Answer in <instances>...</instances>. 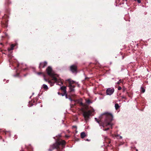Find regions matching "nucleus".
I'll return each instance as SVG.
<instances>
[{
  "instance_id": "f257e3e1",
  "label": "nucleus",
  "mask_w": 151,
  "mask_h": 151,
  "mask_svg": "<svg viewBox=\"0 0 151 151\" xmlns=\"http://www.w3.org/2000/svg\"><path fill=\"white\" fill-rule=\"evenodd\" d=\"M100 120H98L97 118L95 119L99 124L100 126H102L105 128L109 125H110L112 127L113 124L111 122L113 119V116L112 114L108 112H106L102 114L99 117Z\"/></svg>"
},
{
  "instance_id": "f03ea898",
  "label": "nucleus",
  "mask_w": 151,
  "mask_h": 151,
  "mask_svg": "<svg viewBox=\"0 0 151 151\" xmlns=\"http://www.w3.org/2000/svg\"><path fill=\"white\" fill-rule=\"evenodd\" d=\"M65 142L61 140L57 141L54 144L50 146L48 151H52L55 149H57L58 151H62V150L65 147Z\"/></svg>"
},
{
  "instance_id": "7ed1b4c3",
  "label": "nucleus",
  "mask_w": 151,
  "mask_h": 151,
  "mask_svg": "<svg viewBox=\"0 0 151 151\" xmlns=\"http://www.w3.org/2000/svg\"><path fill=\"white\" fill-rule=\"evenodd\" d=\"M47 74L52 78V80L54 82H57L58 81L57 78L55 76L56 75L53 71L52 67L48 66L46 69Z\"/></svg>"
},
{
  "instance_id": "20e7f679",
  "label": "nucleus",
  "mask_w": 151,
  "mask_h": 151,
  "mask_svg": "<svg viewBox=\"0 0 151 151\" xmlns=\"http://www.w3.org/2000/svg\"><path fill=\"white\" fill-rule=\"evenodd\" d=\"M65 82L67 86L69 87L70 92H72L74 91V88L75 86L73 85V84L74 83V81L70 79H68L66 80Z\"/></svg>"
},
{
  "instance_id": "39448f33",
  "label": "nucleus",
  "mask_w": 151,
  "mask_h": 151,
  "mask_svg": "<svg viewBox=\"0 0 151 151\" xmlns=\"http://www.w3.org/2000/svg\"><path fill=\"white\" fill-rule=\"evenodd\" d=\"M94 111V110L92 109L91 110H89L87 111H83V116L86 121H87L88 119L92 112Z\"/></svg>"
},
{
  "instance_id": "423d86ee",
  "label": "nucleus",
  "mask_w": 151,
  "mask_h": 151,
  "mask_svg": "<svg viewBox=\"0 0 151 151\" xmlns=\"http://www.w3.org/2000/svg\"><path fill=\"white\" fill-rule=\"evenodd\" d=\"M70 70L73 73H77V65L75 64H73L70 66Z\"/></svg>"
},
{
  "instance_id": "0eeeda50",
  "label": "nucleus",
  "mask_w": 151,
  "mask_h": 151,
  "mask_svg": "<svg viewBox=\"0 0 151 151\" xmlns=\"http://www.w3.org/2000/svg\"><path fill=\"white\" fill-rule=\"evenodd\" d=\"M114 91V88H108L106 91V95H112Z\"/></svg>"
},
{
  "instance_id": "6e6552de",
  "label": "nucleus",
  "mask_w": 151,
  "mask_h": 151,
  "mask_svg": "<svg viewBox=\"0 0 151 151\" xmlns=\"http://www.w3.org/2000/svg\"><path fill=\"white\" fill-rule=\"evenodd\" d=\"M47 63L45 61L43 62L40 63L39 65V68L41 69L42 68H44L47 65Z\"/></svg>"
},
{
  "instance_id": "1a4fd4ad",
  "label": "nucleus",
  "mask_w": 151,
  "mask_h": 151,
  "mask_svg": "<svg viewBox=\"0 0 151 151\" xmlns=\"http://www.w3.org/2000/svg\"><path fill=\"white\" fill-rule=\"evenodd\" d=\"M60 89L63 92V94L62 95V96H65L66 93V87L65 86H62L61 87Z\"/></svg>"
},
{
  "instance_id": "9d476101",
  "label": "nucleus",
  "mask_w": 151,
  "mask_h": 151,
  "mask_svg": "<svg viewBox=\"0 0 151 151\" xmlns=\"http://www.w3.org/2000/svg\"><path fill=\"white\" fill-rule=\"evenodd\" d=\"M8 20L6 19L4 20V21L2 23V26L3 27H6L8 26Z\"/></svg>"
},
{
  "instance_id": "9b49d317",
  "label": "nucleus",
  "mask_w": 151,
  "mask_h": 151,
  "mask_svg": "<svg viewBox=\"0 0 151 151\" xmlns=\"http://www.w3.org/2000/svg\"><path fill=\"white\" fill-rule=\"evenodd\" d=\"M43 76H44V80L46 82H48V83L51 86H52L53 85V84L55 83V82L52 83L51 80H50L49 78H45V75L43 74Z\"/></svg>"
},
{
  "instance_id": "f8f14e48",
  "label": "nucleus",
  "mask_w": 151,
  "mask_h": 151,
  "mask_svg": "<svg viewBox=\"0 0 151 151\" xmlns=\"http://www.w3.org/2000/svg\"><path fill=\"white\" fill-rule=\"evenodd\" d=\"M42 88H43L44 90L46 91L48 89V88L47 86L45 84H44L42 86Z\"/></svg>"
},
{
  "instance_id": "ddd939ff",
  "label": "nucleus",
  "mask_w": 151,
  "mask_h": 151,
  "mask_svg": "<svg viewBox=\"0 0 151 151\" xmlns=\"http://www.w3.org/2000/svg\"><path fill=\"white\" fill-rule=\"evenodd\" d=\"M105 140L106 143L110 144L111 143L110 140L107 137L105 138Z\"/></svg>"
},
{
  "instance_id": "4468645a",
  "label": "nucleus",
  "mask_w": 151,
  "mask_h": 151,
  "mask_svg": "<svg viewBox=\"0 0 151 151\" xmlns=\"http://www.w3.org/2000/svg\"><path fill=\"white\" fill-rule=\"evenodd\" d=\"M81 136L82 138H84L86 136L85 132H82L81 134Z\"/></svg>"
},
{
  "instance_id": "2eb2a0df",
  "label": "nucleus",
  "mask_w": 151,
  "mask_h": 151,
  "mask_svg": "<svg viewBox=\"0 0 151 151\" xmlns=\"http://www.w3.org/2000/svg\"><path fill=\"white\" fill-rule=\"evenodd\" d=\"M14 46L15 45L13 44L11 45L10 46V48H9L8 49V50L9 51H10L11 50H13L14 49Z\"/></svg>"
},
{
  "instance_id": "dca6fc26",
  "label": "nucleus",
  "mask_w": 151,
  "mask_h": 151,
  "mask_svg": "<svg viewBox=\"0 0 151 151\" xmlns=\"http://www.w3.org/2000/svg\"><path fill=\"white\" fill-rule=\"evenodd\" d=\"M115 109L116 110H117L119 108L120 106H119V104L118 103H116L115 105Z\"/></svg>"
},
{
  "instance_id": "f3484780",
  "label": "nucleus",
  "mask_w": 151,
  "mask_h": 151,
  "mask_svg": "<svg viewBox=\"0 0 151 151\" xmlns=\"http://www.w3.org/2000/svg\"><path fill=\"white\" fill-rule=\"evenodd\" d=\"M65 97H66V98H67H67H68L71 101H73V100L70 97V96H68L67 94L66 93L65 94Z\"/></svg>"
},
{
  "instance_id": "a211bd4d",
  "label": "nucleus",
  "mask_w": 151,
  "mask_h": 151,
  "mask_svg": "<svg viewBox=\"0 0 151 151\" xmlns=\"http://www.w3.org/2000/svg\"><path fill=\"white\" fill-rule=\"evenodd\" d=\"M124 80H123L120 79L117 83V84H119L120 83H124Z\"/></svg>"
},
{
  "instance_id": "6ab92c4d",
  "label": "nucleus",
  "mask_w": 151,
  "mask_h": 151,
  "mask_svg": "<svg viewBox=\"0 0 151 151\" xmlns=\"http://www.w3.org/2000/svg\"><path fill=\"white\" fill-rule=\"evenodd\" d=\"M141 91L142 92L144 93L145 91V90L143 87H142L141 88Z\"/></svg>"
},
{
  "instance_id": "aec40b11",
  "label": "nucleus",
  "mask_w": 151,
  "mask_h": 151,
  "mask_svg": "<svg viewBox=\"0 0 151 151\" xmlns=\"http://www.w3.org/2000/svg\"><path fill=\"white\" fill-rule=\"evenodd\" d=\"M109 127H107V128H106L103 129V130L104 131H107V130H109Z\"/></svg>"
},
{
  "instance_id": "412c9836",
  "label": "nucleus",
  "mask_w": 151,
  "mask_h": 151,
  "mask_svg": "<svg viewBox=\"0 0 151 151\" xmlns=\"http://www.w3.org/2000/svg\"><path fill=\"white\" fill-rule=\"evenodd\" d=\"M86 102L87 103L90 104L91 103V101L89 99H88L86 101Z\"/></svg>"
},
{
  "instance_id": "4be33fe9",
  "label": "nucleus",
  "mask_w": 151,
  "mask_h": 151,
  "mask_svg": "<svg viewBox=\"0 0 151 151\" xmlns=\"http://www.w3.org/2000/svg\"><path fill=\"white\" fill-rule=\"evenodd\" d=\"M8 18V16L6 15H4V16L3 17V19H4L5 18Z\"/></svg>"
},
{
  "instance_id": "5701e85b",
  "label": "nucleus",
  "mask_w": 151,
  "mask_h": 151,
  "mask_svg": "<svg viewBox=\"0 0 151 151\" xmlns=\"http://www.w3.org/2000/svg\"><path fill=\"white\" fill-rule=\"evenodd\" d=\"M135 1H137V2L139 3H140L141 2V1L140 0H134Z\"/></svg>"
},
{
  "instance_id": "b1692460",
  "label": "nucleus",
  "mask_w": 151,
  "mask_h": 151,
  "mask_svg": "<svg viewBox=\"0 0 151 151\" xmlns=\"http://www.w3.org/2000/svg\"><path fill=\"white\" fill-rule=\"evenodd\" d=\"M37 74L39 75L43 74V73L41 72H39L37 73Z\"/></svg>"
},
{
  "instance_id": "393cba45",
  "label": "nucleus",
  "mask_w": 151,
  "mask_h": 151,
  "mask_svg": "<svg viewBox=\"0 0 151 151\" xmlns=\"http://www.w3.org/2000/svg\"><path fill=\"white\" fill-rule=\"evenodd\" d=\"M121 89H122V88L120 86H119L118 87V89L119 90H120Z\"/></svg>"
},
{
  "instance_id": "a878e982",
  "label": "nucleus",
  "mask_w": 151,
  "mask_h": 151,
  "mask_svg": "<svg viewBox=\"0 0 151 151\" xmlns=\"http://www.w3.org/2000/svg\"><path fill=\"white\" fill-rule=\"evenodd\" d=\"M73 128H76L77 127L76 126H73L72 127Z\"/></svg>"
},
{
  "instance_id": "bb28decb",
  "label": "nucleus",
  "mask_w": 151,
  "mask_h": 151,
  "mask_svg": "<svg viewBox=\"0 0 151 151\" xmlns=\"http://www.w3.org/2000/svg\"><path fill=\"white\" fill-rule=\"evenodd\" d=\"M58 93L59 94V95H62V94H63V93H61L60 92H58Z\"/></svg>"
},
{
  "instance_id": "cd10ccee",
  "label": "nucleus",
  "mask_w": 151,
  "mask_h": 151,
  "mask_svg": "<svg viewBox=\"0 0 151 151\" xmlns=\"http://www.w3.org/2000/svg\"><path fill=\"white\" fill-rule=\"evenodd\" d=\"M126 89V88H124L123 89V92H124L125 91V90Z\"/></svg>"
},
{
  "instance_id": "c85d7f7f",
  "label": "nucleus",
  "mask_w": 151,
  "mask_h": 151,
  "mask_svg": "<svg viewBox=\"0 0 151 151\" xmlns=\"http://www.w3.org/2000/svg\"><path fill=\"white\" fill-rule=\"evenodd\" d=\"M80 104L82 106L83 105V104L82 102Z\"/></svg>"
},
{
  "instance_id": "c756f323",
  "label": "nucleus",
  "mask_w": 151,
  "mask_h": 151,
  "mask_svg": "<svg viewBox=\"0 0 151 151\" xmlns=\"http://www.w3.org/2000/svg\"><path fill=\"white\" fill-rule=\"evenodd\" d=\"M127 94L128 96H129V94L128 92H127Z\"/></svg>"
},
{
  "instance_id": "7c9ffc66",
  "label": "nucleus",
  "mask_w": 151,
  "mask_h": 151,
  "mask_svg": "<svg viewBox=\"0 0 151 151\" xmlns=\"http://www.w3.org/2000/svg\"><path fill=\"white\" fill-rule=\"evenodd\" d=\"M0 44H1V45H3V44L2 43H0Z\"/></svg>"
},
{
  "instance_id": "2f4dec72",
  "label": "nucleus",
  "mask_w": 151,
  "mask_h": 151,
  "mask_svg": "<svg viewBox=\"0 0 151 151\" xmlns=\"http://www.w3.org/2000/svg\"><path fill=\"white\" fill-rule=\"evenodd\" d=\"M136 151H138L137 150H136Z\"/></svg>"
}]
</instances>
